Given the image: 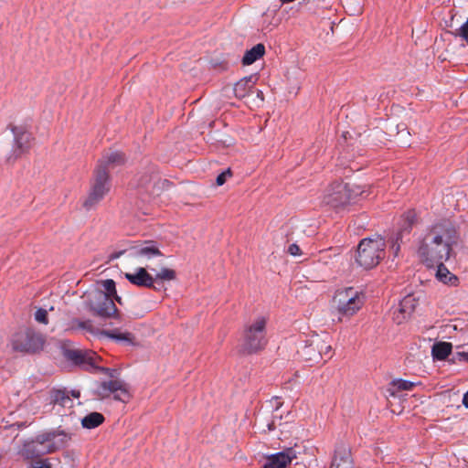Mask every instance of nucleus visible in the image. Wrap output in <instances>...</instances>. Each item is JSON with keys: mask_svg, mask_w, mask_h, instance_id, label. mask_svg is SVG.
<instances>
[{"mask_svg": "<svg viewBox=\"0 0 468 468\" xmlns=\"http://www.w3.org/2000/svg\"><path fill=\"white\" fill-rule=\"evenodd\" d=\"M66 356L75 365L86 370L94 369L97 367V361H101V357L90 350H68Z\"/></svg>", "mask_w": 468, "mask_h": 468, "instance_id": "nucleus-12", "label": "nucleus"}, {"mask_svg": "<svg viewBox=\"0 0 468 468\" xmlns=\"http://www.w3.org/2000/svg\"><path fill=\"white\" fill-rule=\"evenodd\" d=\"M29 468H51L48 460H39L32 463Z\"/></svg>", "mask_w": 468, "mask_h": 468, "instance_id": "nucleus-40", "label": "nucleus"}, {"mask_svg": "<svg viewBox=\"0 0 468 468\" xmlns=\"http://www.w3.org/2000/svg\"><path fill=\"white\" fill-rule=\"evenodd\" d=\"M102 292H107L110 297L116 293L115 282L113 280L108 279L101 282Z\"/></svg>", "mask_w": 468, "mask_h": 468, "instance_id": "nucleus-35", "label": "nucleus"}, {"mask_svg": "<svg viewBox=\"0 0 468 468\" xmlns=\"http://www.w3.org/2000/svg\"><path fill=\"white\" fill-rule=\"evenodd\" d=\"M362 193L361 187L356 184L336 182L325 190L323 203L338 211Z\"/></svg>", "mask_w": 468, "mask_h": 468, "instance_id": "nucleus-4", "label": "nucleus"}, {"mask_svg": "<svg viewBox=\"0 0 468 468\" xmlns=\"http://www.w3.org/2000/svg\"><path fill=\"white\" fill-rule=\"evenodd\" d=\"M296 455L292 449H288L283 452L269 456L263 468H286L292 463Z\"/></svg>", "mask_w": 468, "mask_h": 468, "instance_id": "nucleus-15", "label": "nucleus"}, {"mask_svg": "<svg viewBox=\"0 0 468 468\" xmlns=\"http://www.w3.org/2000/svg\"><path fill=\"white\" fill-rule=\"evenodd\" d=\"M130 254L135 258H142L147 261L156 257H163L158 244L154 240H144L130 248Z\"/></svg>", "mask_w": 468, "mask_h": 468, "instance_id": "nucleus-13", "label": "nucleus"}, {"mask_svg": "<svg viewBox=\"0 0 468 468\" xmlns=\"http://www.w3.org/2000/svg\"><path fill=\"white\" fill-rule=\"evenodd\" d=\"M288 253L292 256H300L302 254V250L297 244L292 243L288 247Z\"/></svg>", "mask_w": 468, "mask_h": 468, "instance_id": "nucleus-39", "label": "nucleus"}, {"mask_svg": "<svg viewBox=\"0 0 468 468\" xmlns=\"http://www.w3.org/2000/svg\"><path fill=\"white\" fill-rule=\"evenodd\" d=\"M458 36L468 43V19L459 28Z\"/></svg>", "mask_w": 468, "mask_h": 468, "instance_id": "nucleus-37", "label": "nucleus"}, {"mask_svg": "<svg viewBox=\"0 0 468 468\" xmlns=\"http://www.w3.org/2000/svg\"><path fill=\"white\" fill-rule=\"evenodd\" d=\"M34 319L38 324H48V310L44 308H37L34 314Z\"/></svg>", "mask_w": 468, "mask_h": 468, "instance_id": "nucleus-34", "label": "nucleus"}, {"mask_svg": "<svg viewBox=\"0 0 468 468\" xmlns=\"http://www.w3.org/2000/svg\"><path fill=\"white\" fill-rule=\"evenodd\" d=\"M113 298H114V299H115V301H116L117 303H119L120 304H122V298H121L120 296H118V295H117V292H116L115 294H113V295H112V299H113Z\"/></svg>", "mask_w": 468, "mask_h": 468, "instance_id": "nucleus-44", "label": "nucleus"}, {"mask_svg": "<svg viewBox=\"0 0 468 468\" xmlns=\"http://www.w3.org/2000/svg\"><path fill=\"white\" fill-rule=\"evenodd\" d=\"M452 346L448 342H439L432 346V356L438 360H444L452 352Z\"/></svg>", "mask_w": 468, "mask_h": 468, "instance_id": "nucleus-23", "label": "nucleus"}, {"mask_svg": "<svg viewBox=\"0 0 468 468\" xmlns=\"http://www.w3.org/2000/svg\"><path fill=\"white\" fill-rule=\"evenodd\" d=\"M265 53V47L263 44L259 43L255 45L250 50H247L243 56L242 63L244 65H250L255 62L257 59L261 58Z\"/></svg>", "mask_w": 468, "mask_h": 468, "instance_id": "nucleus-22", "label": "nucleus"}, {"mask_svg": "<svg viewBox=\"0 0 468 468\" xmlns=\"http://www.w3.org/2000/svg\"><path fill=\"white\" fill-rule=\"evenodd\" d=\"M124 251H120V252H117V253H114V254H112L111 255V259L113 260V259H117L119 258L122 254H123Z\"/></svg>", "mask_w": 468, "mask_h": 468, "instance_id": "nucleus-43", "label": "nucleus"}, {"mask_svg": "<svg viewBox=\"0 0 468 468\" xmlns=\"http://www.w3.org/2000/svg\"><path fill=\"white\" fill-rule=\"evenodd\" d=\"M437 266L436 278L444 284L455 286L458 283V278L452 274L443 264V262H434Z\"/></svg>", "mask_w": 468, "mask_h": 468, "instance_id": "nucleus-21", "label": "nucleus"}, {"mask_svg": "<svg viewBox=\"0 0 468 468\" xmlns=\"http://www.w3.org/2000/svg\"><path fill=\"white\" fill-rule=\"evenodd\" d=\"M334 307L339 314L338 320L343 317L350 318L364 305L362 292L353 287L339 289L333 298Z\"/></svg>", "mask_w": 468, "mask_h": 468, "instance_id": "nucleus-5", "label": "nucleus"}, {"mask_svg": "<svg viewBox=\"0 0 468 468\" xmlns=\"http://www.w3.org/2000/svg\"><path fill=\"white\" fill-rule=\"evenodd\" d=\"M71 395L75 398H79L80 397V391H76V390H72L71 391Z\"/></svg>", "mask_w": 468, "mask_h": 468, "instance_id": "nucleus-45", "label": "nucleus"}, {"mask_svg": "<svg viewBox=\"0 0 468 468\" xmlns=\"http://www.w3.org/2000/svg\"><path fill=\"white\" fill-rule=\"evenodd\" d=\"M257 96L261 100L263 101V93L261 90H257Z\"/></svg>", "mask_w": 468, "mask_h": 468, "instance_id": "nucleus-46", "label": "nucleus"}, {"mask_svg": "<svg viewBox=\"0 0 468 468\" xmlns=\"http://www.w3.org/2000/svg\"><path fill=\"white\" fill-rule=\"evenodd\" d=\"M125 162V156L121 152H111L106 154H104L101 159L98 161V164L96 166H101V165L103 166V168L108 171V174L110 175V169L116 166L121 165Z\"/></svg>", "mask_w": 468, "mask_h": 468, "instance_id": "nucleus-20", "label": "nucleus"}, {"mask_svg": "<svg viewBox=\"0 0 468 468\" xmlns=\"http://www.w3.org/2000/svg\"><path fill=\"white\" fill-rule=\"evenodd\" d=\"M301 355L309 362H319L321 360V355L317 352L314 340L309 341V343L303 347Z\"/></svg>", "mask_w": 468, "mask_h": 468, "instance_id": "nucleus-25", "label": "nucleus"}, {"mask_svg": "<svg viewBox=\"0 0 468 468\" xmlns=\"http://www.w3.org/2000/svg\"><path fill=\"white\" fill-rule=\"evenodd\" d=\"M231 176V171L230 169L226 170L225 172L219 174L217 176L216 183L218 186H222L225 184L227 177Z\"/></svg>", "mask_w": 468, "mask_h": 468, "instance_id": "nucleus-38", "label": "nucleus"}, {"mask_svg": "<svg viewBox=\"0 0 468 468\" xmlns=\"http://www.w3.org/2000/svg\"><path fill=\"white\" fill-rule=\"evenodd\" d=\"M417 304V300L412 295L409 294L401 300L399 312L402 314L403 318H405L406 315H410L415 310Z\"/></svg>", "mask_w": 468, "mask_h": 468, "instance_id": "nucleus-26", "label": "nucleus"}, {"mask_svg": "<svg viewBox=\"0 0 468 468\" xmlns=\"http://www.w3.org/2000/svg\"><path fill=\"white\" fill-rule=\"evenodd\" d=\"M124 277L135 286L157 290L154 286L155 279L147 271L146 268L139 267L133 273H124Z\"/></svg>", "mask_w": 468, "mask_h": 468, "instance_id": "nucleus-14", "label": "nucleus"}, {"mask_svg": "<svg viewBox=\"0 0 468 468\" xmlns=\"http://www.w3.org/2000/svg\"><path fill=\"white\" fill-rule=\"evenodd\" d=\"M160 177L157 174L144 173L142 174L137 180V186L144 189L149 195L154 196L157 195V191L159 190Z\"/></svg>", "mask_w": 468, "mask_h": 468, "instance_id": "nucleus-16", "label": "nucleus"}, {"mask_svg": "<svg viewBox=\"0 0 468 468\" xmlns=\"http://www.w3.org/2000/svg\"><path fill=\"white\" fill-rule=\"evenodd\" d=\"M20 453L25 459L29 460L48 452H46V444H42L38 441L37 436L36 440L26 442L23 445Z\"/></svg>", "mask_w": 468, "mask_h": 468, "instance_id": "nucleus-18", "label": "nucleus"}, {"mask_svg": "<svg viewBox=\"0 0 468 468\" xmlns=\"http://www.w3.org/2000/svg\"><path fill=\"white\" fill-rule=\"evenodd\" d=\"M12 132L15 137V143L12 154L6 158L8 163H14L26 151L28 150L31 141V133L23 127H13Z\"/></svg>", "mask_w": 468, "mask_h": 468, "instance_id": "nucleus-10", "label": "nucleus"}, {"mask_svg": "<svg viewBox=\"0 0 468 468\" xmlns=\"http://www.w3.org/2000/svg\"><path fill=\"white\" fill-rule=\"evenodd\" d=\"M84 301L93 314L102 318H118L119 313L112 297L101 289L88 291Z\"/></svg>", "mask_w": 468, "mask_h": 468, "instance_id": "nucleus-8", "label": "nucleus"}, {"mask_svg": "<svg viewBox=\"0 0 468 468\" xmlns=\"http://www.w3.org/2000/svg\"><path fill=\"white\" fill-rule=\"evenodd\" d=\"M101 335L116 341H126L129 343H131L133 338L131 333H121L118 330H102Z\"/></svg>", "mask_w": 468, "mask_h": 468, "instance_id": "nucleus-29", "label": "nucleus"}, {"mask_svg": "<svg viewBox=\"0 0 468 468\" xmlns=\"http://www.w3.org/2000/svg\"><path fill=\"white\" fill-rule=\"evenodd\" d=\"M94 369H97V370H99L101 372H103V373L109 375L111 378L113 377L114 370H112L111 368H108V367H100L99 366V361H97V367H95Z\"/></svg>", "mask_w": 468, "mask_h": 468, "instance_id": "nucleus-41", "label": "nucleus"}, {"mask_svg": "<svg viewBox=\"0 0 468 468\" xmlns=\"http://www.w3.org/2000/svg\"><path fill=\"white\" fill-rule=\"evenodd\" d=\"M112 187L111 177L103 166H96L90 179L88 196L83 202L86 210L95 208L109 194Z\"/></svg>", "mask_w": 468, "mask_h": 468, "instance_id": "nucleus-6", "label": "nucleus"}, {"mask_svg": "<svg viewBox=\"0 0 468 468\" xmlns=\"http://www.w3.org/2000/svg\"><path fill=\"white\" fill-rule=\"evenodd\" d=\"M176 278V272L173 269L162 268L154 277L155 282H170Z\"/></svg>", "mask_w": 468, "mask_h": 468, "instance_id": "nucleus-31", "label": "nucleus"}, {"mask_svg": "<svg viewBox=\"0 0 468 468\" xmlns=\"http://www.w3.org/2000/svg\"><path fill=\"white\" fill-rule=\"evenodd\" d=\"M258 78L256 75H250L239 80L234 86V94L239 99H243L250 94Z\"/></svg>", "mask_w": 468, "mask_h": 468, "instance_id": "nucleus-19", "label": "nucleus"}, {"mask_svg": "<svg viewBox=\"0 0 468 468\" xmlns=\"http://www.w3.org/2000/svg\"><path fill=\"white\" fill-rule=\"evenodd\" d=\"M417 220V215L415 211H408L403 216V224L399 232L402 234H410L412 226L415 224Z\"/></svg>", "mask_w": 468, "mask_h": 468, "instance_id": "nucleus-30", "label": "nucleus"}, {"mask_svg": "<svg viewBox=\"0 0 468 468\" xmlns=\"http://www.w3.org/2000/svg\"><path fill=\"white\" fill-rule=\"evenodd\" d=\"M458 241V231L451 222H437L427 229L420 241L418 254L423 263L433 267L434 262H444L452 257Z\"/></svg>", "mask_w": 468, "mask_h": 468, "instance_id": "nucleus-1", "label": "nucleus"}, {"mask_svg": "<svg viewBox=\"0 0 468 468\" xmlns=\"http://www.w3.org/2000/svg\"><path fill=\"white\" fill-rule=\"evenodd\" d=\"M332 468H354L351 452L348 447L342 445L336 448Z\"/></svg>", "mask_w": 468, "mask_h": 468, "instance_id": "nucleus-17", "label": "nucleus"}, {"mask_svg": "<svg viewBox=\"0 0 468 468\" xmlns=\"http://www.w3.org/2000/svg\"><path fill=\"white\" fill-rule=\"evenodd\" d=\"M403 236L404 234L398 232L395 239L392 241L390 249L393 251L394 256H398L399 254V251L400 250V242H402Z\"/></svg>", "mask_w": 468, "mask_h": 468, "instance_id": "nucleus-36", "label": "nucleus"}, {"mask_svg": "<svg viewBox=\"0 0 468 468\" xmlns=\"http://www.w3.org/2000/svg\"><path fill=\"white\" fill-rule=\"evenodd\" d=\"M314 344L315 345L316 350L321 355V358L323 355H327L331 351V345L325 341H323L319 338H314Z\"/></svg>", "mask_w": 468, "mask_h": 468, "instance_id": "nucleus-33", "label": "nucleus"}, {"mask_svg": "<svg viewBox=\"0 0 468 468\" xmlns=\"http://www.w3.org/2000/svg\"><path fill=\"white\" fill-rule=\"evenodd\" d=\"M415 384L413 382L404 380V379H396L390 383V388L388 391L391 396H394L397 391L400 390H411Z\"/></svg>", "mask_w": 468, "mask_h": 468, "instance_id": "nucleus-28", "label": "nucleus"}, {"mask_svg": "<svg viewBox=\"0 0 468 468\" xmlns=\"http://www.w3.org/2000/svg\"><path fill=\"white\" fill-rule=\"evenodd\" d=\"M95 395L101 399L110 398L112 395L115 400L128 402L131 395L128 385L121 379H112L99 384Z\"/></svg>", "mask_w": 468, "mask_h": 468, "instance_id": "nucleus-9", "label": "nucleus"}, {"mask_svg": "<svg viewBox=\"0 0 468 468\" xmlns=\"http://www.w3.org/2000/svg\"><path fill=\"white\" fill-rule=\"evenodd\" d=\"M71 440V435L63 431H55L38 435V441L46 444V452H54L63 447Z\"/></svg>", "mask_w": 468, "mask_h": 468, "instance_id": "nucleus-11", "label": "nucleus"}, {"mask_svg": "<svg viewBox=\"0 0 468 468\" xmlns=\"http://www.w3.org/2000/svg\"><path fill=\"white\" fill-rule=\"evenodd\" d=\"M267 315H257L250 319L242 328L239 346V353L243 355L256 354L265 348L268 344Z\"/></svg>", "mask_w": 468, "mask_h": 468, "instance_id": "nucleus-2", "label": "nucleus"}, {"mask_svg": "<svg viewBox=\"0 0 468 468\" xmlns=\"http://www.w3.org/2000/svg\"><path fill=\"white\" fill-rule=\"evenodd\" d=\"M53 402L62 407L69 406L71 399L64 390H55L52 394Z\"/></svg>", "mask_w": 468, "mask_h": 468, "instance_id": "nucleus-32", "label": "nucleus"}, {"mask_svg": "<svg viewBox=\"0 0 468 468\" xmlns=\"http://www.w3.org/2000/svg\"><path fill=\"white\" fill-rule=\"evenodd\" d=\"M104 420V416L101 413L91 412L82 418L81 425L83 428L90 430L102 424Z\"/></svg>", "mask_w": 468, "mask_h": 468, "instance_id": "nucleus-24", "label": "nucleus"}, {"mask_svg": "<svg viewBox=\"0 0 468 468\" xmlns=\"http://www.w3.org/2000/svg\"><path fill=\"white\" fill-rule=\"evenodd\" d=\"M45 336L31 327H25L16 332L11 338L13 350L25 354H36L43 350Z\"/></svg>", "mask_w": 468, "mask_h": 468, "instance_id": "nucleus-7", "label": "nucleus"}, {"mask_svg": "<svg viewBox=\"0 0 468 468\" xmlns=\"http://www.w3.org/2000/svg\"><path fill=\"white\" fill-rule=\"evenodd\" d=\"M463 403L468 409V391L463 395Z\"/></svg>", "mask_w": 468, "mask_h": 468, "instance_id": "nucleus-42", "label": "nucleus"}, {"mask_svg": "<svg viewBox=\"0 0 468 468\" xmlns=\"http://www.w3.org/2000/svg\"><path fill=\"white\" fill-rule=\"evenodd\" d=\"M386 242L379 236L363 239L358 246L356 262L366 270L375 268L385 257Z\"/></svg>", "mask_w": 468, "mask_h": 468, "instance_id": "nucleus-3", "label": "nucleus"}, {"mask_svg": "<svg viewBox=\"0 0 468 468\" xmlns=\"http://www.w3.org/2000/svg\"><path fill=\"white\" fill-rule=\"evenodd\" d=\"M92 328H93V326H92L91 321H90V320L82 321L80 319H73L68 324L66 331L74 332L77 330H85L88 332H91Z\"/></svg>", "mask_w": 468, "mask_h": 468, "instance_id": "nucleus-27", "label": "nucleus"}]
</instances>
